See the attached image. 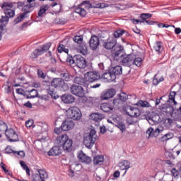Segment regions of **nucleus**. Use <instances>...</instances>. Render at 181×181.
Returning a JSON list of instances; mask_svg holds the SVG:
<instances>
[{
	"label": "nucleus",
	"mask_w": 181,
	"mask_h": 181,
	"mask_svg": "<svg viewBox=\"0 0 181 181\" xmlns=\"http://www.w3.org/2000/svg\"><path fill=\"white\" fill-rule=\"evenodd\" d=\"M116 93L114 88L106 89L101 93L100 98L103 100H110V98H112L115 95Z\"/></svg>",
	"instance_id": "17"
},
{
	"label": "nucleus",
	"mask_w": 181,
	"mask_h": 181,
	"mask_svg": "<svg viewBox=\"0 0 181 181\" xmlns=\"http://www.w3.org/2000/svg\"><path fill=\"white\" fill-rule=\"evenodd\" d=\"M122 111L126 115L132 117V118H136L141 115V110L138 107H134L130 105L123 106Z\"/></svg>",
	"instance_id": "5"
},
{
	"label": "nucleus",
	"mask_w": 181,
	"mask_h": 181,
	"mask_svg": "<svg viewBox=\"0 0 181 181\" xmlns=\"http://www.w3.org/2000/svg\"><path fill=\"white\" fill-rule=\"evenodd\" d=\"M21 6H23V13H25V16H28V14L32 12V8H35V6H36V3L28 4L25 5V3L21 2Z\"/></svg>",
	"instance_id": "21"
},
{
	"label": "nucleus",
	"mask_w": 181,
	"mask_h": 181,
	"mask_svg": "<svg viewBox=\"0 0 181 181\" xmlns=\"http://www.w3.org/2000/svg\"><path fill=\"white\" fill-rule=\"evenodd\" d=\"M134 57L135 54H134L133 53H124L120 56V59L119 60V62H120L121 64H122V66H124L125 67H131V66H132V62H134Z\"/></svg>",
	"instance_id": "6"
},
{
	"label": "nucleus",
	"mask_w": 181,
	"mask_h": 181,
	"mask_svg": "<svg viewBox=\"0 0 181 181\" xmlns=\"http://www.w3.org/2000/svg\"><path fill=\"white\" fill-rule=\"evenodd\" d=\"M74 62L76 67H78V69H86L87 67V61L81 54L74 56Z\"/></svg>",
	"instance_id": "15"
},
{
	"label": "nucleus",
	"mask_w": 181,
	"mask_h": 181,
	"mask_svg": "<svg viewBox=\"0 0 181 181\" xmlns=\"http://www.w3.org/2000/svg\"><path fill=\"white\" fill-rule=\"evenodd\" d=\"M8 129V124L0 119V132H6Z\"/></svg>",
	"instance_id": "48"
},
{
	"label": "nucleus",
	"mask_w": 181,
	"mask_h": 181,
	"mask_svg": "<svg viewBox=\"0 0 181 181\" xmlns=\"http://www.w3.org/2000/svg\"><path fill=\"white\" fill-rule=\"evenodd\" d=\"M100 107L103 112H111L114 110V106L111 100L109 103H102Z\"/></svg>",
	"instance_id": "24"
},
{
	"label": "nucleus",
	"mask_w": 181,
	"mask_h": 181,
	"mask_svg": "<svg viewBox=\"0 0 181 181\" xmlns=\"http://www.w3.org/2000/svg\"><path fill=\"white\" fill-rule=\"evenodd\" d=\"M55 144L62 148L64 152H69L73 146V140L67 134H62L57 138Z\"/></svg>",
	"instance_id": "3"
},
{
	"label": "nucleus",
	"mask_w": 181,
	"mask_h": 181,
	"mask_svg": "<svg viewBox=\"0 0 181 181\" xmlns=\"http://www.w3.org/2000/svg\"><path fill=\"white\" fill-rule=\"evenodd\" d=\"M100 78L101 75L98 72L90 71L87 72L85 80L87 81V83H95V81L100 80Z\"/></svg>",
	"instance_id": "13"
},
{
	"label": "nucleus",
	"mask_w": 181,
	"mask_h": 181,
	"mask_svg": "<svg viewBox=\"0 0 181 181\" xmlns=\"http://www.w3.org/2000/svg\"><path fill=\"white\" fill-rule=\"evenodd\" d=\"M100 46V38L97 35H92L89 40V47L91 50H97Z\"/></svg>",
	"instance_id": "18"
},
{
	"label": "nucleus",
	"mask_w": 181,
	"mask_h": 181,
	"mask_svg": "<svg viewBox=\"0 0 181 181\" xmlns=\"http://www.w3.org/2000/svg\"><path fill=\"white\" fill-rule=\"evenodd\" d=\"M61 98L64 104H72V103H74L75 100L74 96L70 94L63 95Z\"/></svg>",
	"instance_id": "27"
},
{
	"label": "nucleus",
	"mask_w": 181,
	"mask_h": 181,
	"mask_svg": "<svg viewBox=\"0 0 181 181\" xmlns=\"http://www.w3.org/2000/svg\"><path fill=\"white\" fill-rule=\"evenodd\" d=\"M4 13L6 16L10 18H13L15 16V10L11 9V8H6L4 11Z\"/></svg>",
	"instance_id": "42"
},
{
	"label": "nucleus",
	"mask_w": 181,
	"mask_h": 181,
	"mask_svg": "<svg viewBox=\"0 0 181 181\" xmlns=\"http://www.w3.org/2000/svg\"><path fill=\"white\" fill-rule=\"evenodd\" d=\"M165 156L170 158V159H175V155L173 151H167L165 152Z\"/></svg>",
	"instance_id": "61"
},
{
	"label": "nucleus",
	"mask_w": 181,
	"mask_h": 181,
	"mask_svg": "<svg viewBox=\"0 0 181 181\" xmlns=\"http://www.w3.org/2000/svg\"><path fill=\"white\" fill-rule=\"evenodd\" d=\"M48 9H49V6H47V4H44L41 6L40 8V11H38V13H37L38 17L42 18L43 15L46 13Z\"/></svg>",
	"instance_id": "34"
},
{
	"label": "nucleus",
	"mask_w": 181,
	"mask_h": 181,
	"mask_svg": "<svg viewBox=\"0 0 181 181\" xmlns=\"http://www.w3.org/2000/svg\"><path fill=\"white\" fill-rule=\"evenodd\" d=\"M79 160H81L83 163H86V165H90L91 162V157L88 156L83 151H81L78 156Z\"/></svg>",
	"instance_id": "26"
},
{
	"label": "nucleus",
	"mask_w": 181,
	"mask_h": 181,
	"mask_svg": "<svg viewBox=\"0 0 181 181\" xmlns=\"http://www.w3.org/2000/svg\"><path fill=\"white\" fill-rule=\"evenodd\" d=\"M4 92L6 94H11V86L5 85Z\"/></svg>",
	"instance_id": "63"
},
{
	"label": "nucleus",
	"mask_w": 181,
	"mask_h": 181,
	"mask_svg": "<svg viewBox=\"0 0 181 181\" xmlns=\"http://www.w3.org/2000/svg\"><path fill=\"white\" fill-rule=\"evenodd\" d=\"M26 13H21L16 19L13 21L14 25H18V23H21L23 21V19H26L28 18V16H25Z\"/></svg>",
	"instance_id": "35"
},
{
	"label": "nucleus",
	"mask_w": 181,
	"mask_h": 181,
	"mask_svg": "<svg viewBox=\"0 0 181 181\" xmlns=\"http://www.w3.org/2000/svg\"><path fill=\"white\" fill-rule=\"evenodd\" d=\"M122 35H124V36L128 37L129 36V33L124 30H117L113 33V36L115 37V39L121 37Z\"/></svg>",
	"instance_id": "30"
},
{
	"label": "nucleus",
	"mask_w": 181,
	"mask_h": 181,
	"mask_svg": "<svg viewBox=\"0 0 181 181\" xmlns=\"http://www.w3.org/2000/svg\"><path fill=\"white\" fill-rule=\"evenodd\" d=\"M54 131L55 134H57V135H59V134H62L63 129L61 126L60 127H56Z\"/></svg>",
	"instance_id": "64"
},
{
	"label": "nucleus",
	"mask_w": 181,
	"mask_h": 181,
	"mask_svg": "<svg viewBox=\"0 0 181 181\" xmlns=\"http://www.w3.org/2000/svg\"><path fill=\"white\" fill-rule=\"evenodd\" d=\"M51 46H52V43L50 42L44 44L42 46L41 49H35L33 52L31 54L30 57H32V59H36L37 58L38 56H42L43 53H46V52H47L49 49H50Z\"/></svg>",
	"instance_id": "10"
},
{
	"label": "nucleus",
	"mask_w": 181,
	"mask_h": 181,
	"mask_svg": "<svg viewBox=\"0 0 181 181\" xmlns=\"http://www.w3.org/2000/svg\"><path fill=\"white\" fill-rule=\"evenodd\" d=\"M118 98L120 100V101L125 103L128 100V95H127L125 93H122L119 95Z\"/></svg>",
	"instance_id": "50"
},
{
	"label": "nucleus",
	"mask_w": 181,
	"mask_h": 181,
	"mask_svg": "<svg viewBox=\"0 0 181 181\" xmlns=\"http://www.w3.org/2000/svg\"><path fill=\"white\" fill-rule=\"evenodd\" d=\"M90 118L92 119V121H95V122L98 124V122H100L103 117V115L100 113H92L90 115Z\"/></svg>",
	"instance_id": "31"
},
{
	"label": "nucleus",
	"mask_w": 181,
	"mask_h": 181,
	"mask_svg": "<svg viewBox=\"0 0 181 181\" xmlns=\"http://www.w3.org/2000/svg\"><path fill=\"white\" fill-rule=\"evenodd\" d=\"M150 121H152L153 122H154V124H159V122H160V116H159L158 115H155L154 116H153L152 117H149Z\"/></svg>",
	"instance_id": "49"
},
{
	"label": "nucleus",
	"mask_w": 181,
	"mask_h": 181,
	"mask_svg": "<svg viewBox=\"0 0 181 181\" xmlns=\"http://www.w3.org/2000/svg\"><path fill=\"white\" fill-rule=\"evenodd\" d=\"M63 131H70L74 128V122L72 119H68L64 121L61 125Z\"/></svg>",
	"instance_id": "20"
},
{
	"label": "nucleus",
	"mask_w": 181,
	"mask_h": 181,
	"mask_svg": "<svg viewBox=\"0 0 181 181\" xmlns=\"http://www.w3.org/2000/svg\"><path fill=\"white\" fill-rule=\"evenodd\" d=\"M150 18H152V14L145 13H141L140 15V18L142 19L141 23H145V21H147L146 19H150Z\"/></svg>",
	"instance_id": "44"
},
{
	"label": "nucleus",
	"mask_w": 181,
	"mask_h": 181,
	"mask_svg": "<svg viewBox=\"0 0 181 181\" xmlns=\"http://www.w3.org/2000/svg\"><path fill=\"white\" fill-rule=\"evenodd\" d=\"M69 119H74V121H79L81 119V112L77 107H71L66 111Z\"/></svg>",
	"instance_id": "8"
},
{
	"label": "nucleus",
	"mask_w": 181,
	"mask_h": 181,
	"mask_svg": "<svg viewBox=\"0 0 181 181\" xmlns=\"http://www.w3.org/2000/svg\"><path fill=\"white\" fill-rule=\"evenodd\" d=\"M14 154L17 155L18 156H21V158H25V151H14Z\"/></svg>",
	"instance_id": "62"
},
{
	"label": "nucleus",
	"mask_w": 181,
	"mask_h": 181,
	"mask_svg": "<svg viewBox=\"0 0 181 181\" xmlns=\"http://www.w3.org/2000/svg\"><path fill=\"white\" fill-rule=\"evenodd\" d=\"M138 107H142L143 108H149L151 107V103L146 100H140L136 104Z\"/></svg>",
	"instance_id": "37"
},
{
	"label": "nucleus",
	"mask_w": 181,
	"mask_h": 181,
	"mask_svg": "<svg viewBox=\"0 0 181 181\" xmlns=\"http://www.w3.org/2000/svg\"><path fill=\"white\" fill-rule=\"evenodd\" d=\"M117 127L119 129H120V131H122V133L127 131V126L122 122H119Z\"/></svg>",
	"instance_id": "51"
},
{
	"label": "nucleus",
	"mask_w": 181,
	"mask_h": 181,
	"mask_svg": "<svg viewBox=\"0 0 181 181\" xmlns=\"http://www.w3.org/2000/svg\"><path fill=\"white\" fill-rule=\"evenodd\" d=\"M33 126V119H29L25 122V127L27 128H31Z\"/></svg>",
	"instance_id": "58"
},
{
	"label": "nucleus",
	"mask_w": 181,
	"mask_h": 181,
	"mask_svg": "<svg viewBox=\"0 0 181 181\" xmlns=\"http://www.w3.org/2000/svg\"><path fill=\"white\" fill-rule=\"evenodd\" d=\"M174 118L175 121H180L181 122V112L180 111H177V109L175 110L174 113Z\"/></svg>",
	"instance_id": "54"
},
{
	"label": "nucleus",
	"mask_w": 181,
	"mask_h": 181,
	"mask_svg": "<svg viewBox=\"0 0 181 181\" xmlns=\"http://www.w3.org/2000/svg\"><path fill=\"white\" fill-rule=\"evenodd\" d=\"M82 6H85L86 9H91L93 8L103 9L104 8L108 7V4L105 3L90 4L89 1H83L75 8V12L76 13H78V15H80L81 16L84 17L86 16L87 13L86 11V9H84V8H83Z\"/></svg>",
	"instance_id": "2"
},
{
	"label": "nucleus",
	"mask_w": 181,
	"mask_h": 181,
	"mask_svg": "<svg viewBox=\"0 0 181 181\" xmlns=\"http://www.w3.org/2000/svg\"><path fill=\"white\" fill-rule=\"evenodd\" d=\"M1 21H3V23H5L4 25L6 26V25H8V23L9 22V18L7 16H1Z\"/></svg>",
	"instance_id": "59"
},
{
	"label": "nucleus",
	"mask_w": 181,
	"mask_h": 181,
	"mask_svg": "<svg viewBox=\"0 0 181 181\" xmlns=\"http://www.w3.org/2000/svg\"><path fill=\"white\" fill-rule=\"evenodd\" d=\"M29 93H30L29 95H27L26 98L29 99H32V98H36L37 97V95L39 94L37 92V90L36 89H31ZM32 93H34L33 94L34 95H31Z\"/></svg>",
	"instance_id": "46"
},
{
	"label": "nucleus",
	"mask_w": 181,
	"mask_h": 181,
	"mask_svg": "<svg viewBox=\"0 0 181 181\" xmlns=\"http://www.w3.org/2000/svg\"><path fill=\"white\" fill-rule=\"evenodd\" d=\"M96 134L97 132L95 130L91 129L88 134L84 136L83 144L88 149H92L93 146H94L95 142L97 141V137H95Z\"/></svg>",
	"instance_id": "4"
},
{
	"label": "nucleus",
	"mask_w": 181,
	"mask_h": 181,
	"mask_svg": "<svg viewBox=\"0 0 181 181\" xmlns=\"http://www.w3.org/2000/svg\"><path fill=\"white\" fill-rule=\"evenodd\" d=\"M110 71L112 74V78L116 80L117 76H121L122 74V66L119 65L113 66L110 69Z\"/></svg>",
	"instance_id": "22"
},
{
	"label": "nucleus",
	"mask_w": 181,
	"mask_h": 181,
	"mask_svg": "<svg viewBox=\"0 0 181 181\" xmlns=\"http://www.w3.org/2000/svg\"><path fill=\"white\" fill-rule=\"evenodd\" d=\"M172 124H173V119H172V118H166L163 120V128L164 129H169V128H170V127H172Z\"/></svg>",
	"instance_id": "32"
},
{
	"label": "nucleus",
	"mask_w": 181,
	"mask_h": 181,
	"mask_svg": "<svg viewBox=\"0 0 181 181\" xmlns=\"http://www.w3.org/2000/svg\"><path fill=\"white\" fill-rule=\"evenodd\" d=\"M173 136V134L167 133L160 139V141H161V142H165L166 141H169V139H172Z\"/></svg>",
	"instance_id": "43"
},
{
	"label": "nucleus",
	"mask_w": 181,
	"mask_h": 181,
	"mask_svg": "<svg viewBox=\"0 0 181 181\" xmlns=\"http://www.w3.org/2000/svg\"><path fill=\"white\" fill-rule=\"evenodd\" d=\"M1 8L5 11L6 9H11V8H13V4L8 2H4L1 6Z\"/></svg>",
	"instance_id": "52"
},
{
	"label": "nucleus",
	"mask_w": 181,
	"mask_h": 181,
	"mask_svg": "<svg viewBox=\"0 0 181 181\" xmlns=\"http://www.w3.org/2000/svg\"><path fill=\"white\" fill-rule=\"evenodd\" d=\"M5 135L9 142H18L19 141L18 134L12 128L7 129L5 132Z\"/></svg>",
	"instance_id": "11"
},
{
	"label": "nucleus",
	"mask_w": 181,
	"mask_h": 181,
	"mask_svg": "<svg viewBox=\"0 0 181 181\" xmlns=\"http://www.w3.org/2000/svg\"><path fill=\"white\" fill-rule=\"evenodd\" d=\"M124 46L121 44H118L111 50V56L113 60H117V62H119L121 59V55L124 54Z\"/></svg>",
	"instance_id": "7"
},
{
	"label": "nucleus",
	"mask_w": 181,
	"mask_h": 181,
	"mask_svg": "<svg viewBox=\"0 0 181 181\" xmlns=\"http://www.w3.org/2000/svg\"><path fill=\"white\" fill-rule=\"evenodd\" d=\"M171 173L174 177H177L179 176V171H177V170H176V168H173L171 170Z\"/></svg>",
	"instance_id": "60"
},
{
	"label": "nucleus",
	"mask_w": 181,
	"mask_h": 181,
	"mask_svg": "<svg viewBox=\"0 0 181 181\" xmlns=\"http://www.w3.org/2000/svg\"><path fill=\"white\" fill-rule=\"evenodd\" d=\"M142 58L136 57V55L134 54V57L132 62V66H136V67H141L142 66Z\"/></svg>",
	"instance_id": "36"
},
{
	"label": "nucleus",
	"mask_w": 181,
	"mask_h": 181,
	"mask_svg": "<svg viewBox=\"0 0 181 181\" xmlns=\"http://www.w3.org/2000/svg\"><path fill=\"white\" fill-rule=\"evenodd\" d=\"M38 173H34L31 176L32 181H46L49 177V174L45 169H37Z\"/></svg>",
	"instance_id": "9"
},
{
	"label": "nucleus",
	"mask_w": 181,
	"mask_h": 181,
	"mask_svg": "<svg viewBox=\"0 0 181 181\" xmlns=\"http://www.w3.org/2000/svg\"><path fill=\"white\" fill-rule=\"evenodd\" d=\"M74 83L80 86H86V79L81 77L76 76L74 78Z\"/></svg>",
	"instance_id": "40"
},
{
	"label": "nucleus",
	"mask_w": 181,
	"mask_h": 181,
	"mask_svg": "<svg viewBox=\"0 0 181 181\" xmlns=\"http://www.w3.org/2000/svg\"><path fill=\"white\" fill-rule=\"evenodd\" d=\"M117 44L115 38H108L103 40V47L106 50H112Z\"/></svg>",
	"instance_id": "14"
},
{
	"label": "nucleus",
	"mask_w": 181,
	"mask_h": 181,
	"mask_svg": "<svg viewBox=\"0 0 181 181\" xmlns=\"http://www.w3.org/2000/svg\"><path fill=\"white\" fill-rule=\"evenodd\" d=\"M110 101L113 107L115 105L116 107H117V108H119V105H122V104H124L123 102L121 101V100L119 98Z\"/></svg>",
	"instance_id": "47"
},
{
	"label": "nucleus",
	"mask_w": 181,
	"mask_h": 181,
	"mask_svg": "<svg viewBox=\"0 0 181 181\" xmlns=\"http://www.w3.org/2000/svg\"><path fill=\"white\" fill-rule=\"evenodd\" d=\"M16 93L19 95H23V97H28V95H26V92L25 91V90L21 88L16 89Z\"/></svg>",
	"instance_id": "53"
},
{
	"label": "nucleus",
	"mask_w": 181,
	"mask_h": 181,
	"mask_svg": "<svg viewBox=\"0 0 181 181\" xmlns=\"http://www.w3.org/2000/svg\"><path fill=\"white\" fill-rule=\"evenodd\" d=\"M168 103H173L174 105H177V102H176L175 98L176 97V92L175 91H171L169 93L168 96Z\"/></svg>",
	"instance_id": "33"
},
{
	"label": "nucleus",
	"mask_w": 181,
	"mask_h": 181,
	"mask_svg": "<svg viewBox=\"0 0 181 181\" xmlns=\"http://www.w3.org/2000/svg\"><path fill=\"white\" fill-rule=\"evenodd\" d=\"M163 132V127L159 125L156 129H153V127H149L146 131V134L148 135V136L157 138V136H159V134Z\"/></svg>",
	"instance_id": "16"
},
{
	"label": "nucleus",
	"mask_w": 181,
	"mask_h": 181,
	"mask_svg": "<svg viewBox=\"0 0 181 181\" xmlns=\"http://www.w3.org/2000/svg\"><path fill=\"white\" fill-rule=\"evenodd\" d=\"M159 109L161 110L163 112H165V114H170V112H173V111H175V107L169 105H160Z\"/></svg>",
	"instance_id": "29"
},
{
	"label": "nucleus",
	"mask_w": 181,
	"mask_h": 181,
	"mask_svg": "<svg viewBox=\"0 0 181 181\" xmlns=\"http://www.w3.org/2000/svg\"><path fill=\"white\" fill-rule=\"evenodd\" d=\"M74 42H75V43H78L79 45L83 42V37H81V36H74Z\"/></svg>",
	"instance_id": "57"
},
{
	"label": "nucleus",
	"mask_w": 181,
	"mask_h": 181,
	"mask_svg": "<svg viewBox=\"0 0 181 181\" xmlns=\"http://www.w3.org/2000/svg\"><path fill=\"white\" fill-rule=\"evenodd\" d=\"M71 93L74 95H76V97H80L83 98L84 95H86V91L81 86L72 85L71 87Z\"/></svg>",
	"instance_id": "12"
},
{
	"label": "nucleus",
	"mask_w": 181,
	"mask_h": 181,
	"mask_svg": "<svg viewBox=\"0 0 181 181\" xmlns=\"http://www.w3.org/2000/svg\"><path fill=\"white\" fill-rule=\"evenodd\" d=\"M162 45L163 43L161 41L156 42L153 46L154 50H156V52H158V53H160V50H163V46Z\"/></svg>",
	"instance_id": "41"
},
{
	"label": "nucleus",
	"mask_w": 181,
	"mask_h": 181,
	"mask_svg": "<svg viewBox=\"0 0 181 181\" xmlns=\"http://www.w3.org/2000/svg\"><path fill=\"white\" fill-rule=\"evenodd\" d=\"M55 88H58L61 91H67L69 90V85L65 83L64 81L62 78H54L51 81V85L47 89V93L49 95H51L52 98L54 100H57L59 98V95L56 94V91H54Z\"/></svg>",
	"instance_id": "1"
},
{
	"label": "nucleus",
	"mask_w": 181,
	"mask_h": 181,
	"mask_svg": "<svg viewBox=\"0 0 181 181\" xmlns=\"http://www.w3.org/2000/svg\"><path fill=\"white\" fill-rule=\"evenodd\" d=\"M59 53L65 52L66 56H69V49L66 48V47L63 44H60L57 49Z\"/></svg>",
	"instance_id": "45"
},
{
	"label": "nucleus",
	"mask_w": 181,
	"mask_h": 181,
	"mask_svg": "<svg viewBox=\"0 0 181 181\" xmlns=\"http://www.w3.org/2000/svg\"><path fill=\"white\" fill-rule=\"evenodd\" d=\"M62 152H63L62 147L57 145L50 148L47 152V155L48 156H59V155H62Z\"/></svg>",
	"instance_id": "19"
},
{
	"label": "nucleus",
	"mask_w": 181,
	"mask_h": 181,
	"mask_svg": "<svg viewBox=\"0 0 181 181\" xmlns=\"http://www.w3.org/2000/svg\"><path fill=\"white\" fill-rule=\"evenodd\" d=\"M165 81V78L162 76L160 78H158V74H156L153 78V86H158L159 83Z\"/></svg>",
	"instance_id": "38"
},
{
	"label": "nucleus",
	"mask_w": 181,
	"mask_h": 181,
	"mask_svg": "<svg viewBox=\"0 0 181 181\" xmlns=\"http://www.w3.org/2000/svg\"><path fill=\"white\" fill-rule=\"evenodd\" d=\"M131 163L127 160H124V161L119 163V168L121 170H124L123 176H125V174L128 171V169L131 168Z\"/></svg>",
	"instance_id": "25"
},
{
	"label": "nucleus",
	"mask_w": 181,
	"mask_h": 181,
	"mask_svg": "<svg viewBox=\"0 0 181 181\" xmlns=\"http://www.w3.org/2000/svg\"><path fill=\"white\" fill-rule=\"evenodd\" d=\"M104 163V156H95L93 159V164L94 165H101Z\"/></svg>",
	"instance_id": "39"
},
{
	"label": "nucleus",
	"mask_w": 181,
	"mask_h": 181,
	"mask_svg": "<svg viewBox=\"0 0 181 181\" xmlns=\"http://www.w3.org/2000/svg\"><path fill=\"white\" fill-rule=\"evenodd\" d=\"M60 77L62 78L63 81H71L74 80V77L70 74V72L69 71L61 73Z\"/></svg>",
	"instance_id": "28"
},
{
	"label": "nucleus",
	"mask_w": 181,
	"mask_h": 181,
	"mask_svg": "<svg viewBox=\"0 0 181 181\" xmlns=\"http://www.w3.org/2000/svg\"><path fill=\"white\" fill-rule=\"evenodd\" d=\"M37 76L39 78H42V80L46 78V74H45L42 69H37Z\"/></svg>",
	"instance_id": "55"
},
{
	"label": "nucleus",
	"mask_w": 181,
	"mask_h": 181,
	"mask_svg": "<svg viewBox=\"0 0 181 181\" xmlns=\"http://www.w3.org/2000/svg\"><path fill=\"white\" fill-rule=\"evenodd\" d=\"M101 77L104 80H107L109 83H112V81H115V78H112V72H111V69L103 71L101 74Z\"/></svg>",
	"instance_id": "23"
},
{
	"label": "nucleus",
	"mask_w": 181,
	"mask_h": 181,
	"mask_svg": "<svg viewBox=\"0 0 181 181\" xmlns=\"http://www.w3.org/2000/svg\"><path fill=\"white\" fill-rule=\"evenodd\" d=\"M66 63H69V64H75L76 62L74 61V57L73 58V57L69 55L66 57Z\"/></svg>",
	"instance_id": "56"
}]
</instances>
